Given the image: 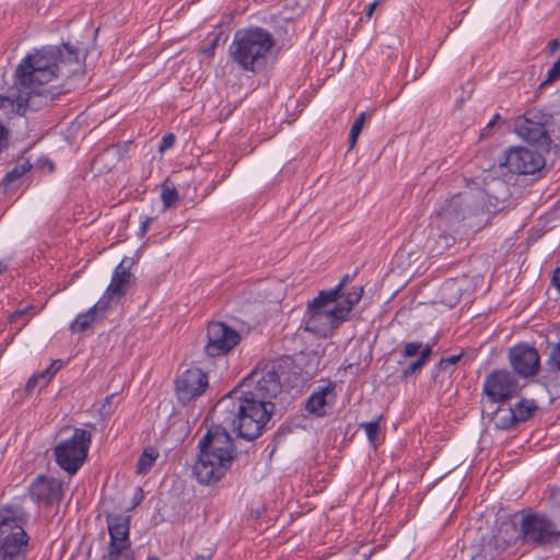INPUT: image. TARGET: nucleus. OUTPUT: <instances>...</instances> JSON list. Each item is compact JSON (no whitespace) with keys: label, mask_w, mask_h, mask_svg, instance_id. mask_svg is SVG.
Returning <instances> with one entry per match:
<instances>
[{"label":"nucleus","mask_w":560,"mask_h":560,"mask_svg":"<svg viewBox=\"0 0 560 560\" xmlns=\"http://www.w3.org/2000/svg\"><path fill=\"white\" fill-rule=\"evenodd\" d=\"M282 392V384L275 363L257 366L218 404L217 410L226 413L224 422L230 424L238 438L254 441L266 429L276 407L273 399Z\"/></svg>","instance_id":"nucleus-1"},{"label":"nucleus","mask_w":560,"mask_h":560,"mask_svg":"<svg viewBox=\"0 0 560 560\" xmlns=\"http://www.w3.org/2000/svg\"><path fill=\"white\" fill-rule=\"evenodd\" d=\"M349 280L350 276L345 275L335 288L320 291L308 302L304 318L306 331L327 337L348 318L363 294L361 285H354L349 291H345Z\"/></svg>","instance_id":"nucleus-2"},{"label":"nucleus","mask_w":560,"mask_h":560,"mask_svg":"<svg viewBox=\"0 0 560 560\" xmlns=\"http://www.w3.org/2000/svg\"><path fill=\"white\" fill-rule=\"evenodd\" d=\"M198 447L199 455L192 467L196 479L207 486L217 483L236 459L237 451L233 439L225 428L217 425L201 438Z\"/></svg>","instance_id":"nucleus-3"},{"label":"nucleus","mask_w":560,"mask_h":560,"mask_svg":"<svg viewBox=\"0 0 560 560\" xmlns=\"http://www.w3.org/2000/svg\"><path fill=\"white\" fill-rule=\"evenodd\" d=\"M77 63H79V50L69 44L43 47L22 59L15 70L16 83L24 88L46 89L44 84L63 74L62 67Z\"/></svg>","instance_id":"nucleus-4"},{"label":"nucleus","mask_w":560,"mask_h":560,"mask_svg":"<svg viewBox=\"0 0 560 560\" xmlns=\"http://www.w3.org/2000/svg\"><path fill=\"white\" fill-rule=\"evenodd\" d=\"M488 219L485 192L480 190L454 195L438 211V226L444 233L456 232L460 225L477 231L487 224ZM439 237L443 247H450L455 242V236L451 234H441Z\"/></svg>","instance_id":"nucleus-5"},{"label":"nucleus","mask_w":560,"mask_h":560,"mask_svg":"<svg viewBox=\"0 0 560 560\" xmlns=\"http://www.w3.org/2000/svg\"><path fill=\"white\" fill-rule=\"evenodd\" d=\"M560 537L559 527L546 515L530 511H522L510 522H502L498 535H493L489 544L503 550L513 541L521 539L534 546L552 544Z\"/></svg>","instance_id":"nucleus-6"},{"label":"nucleus","mask_w":560,"mask_h":560,"mask_svg":"<svg viewBox=\"0 0 560 560\" xmlns=\"http://www.w3.org/2000/svg\"><path fill=\"white\" fill-rule=\"evenodd\" d=\"M275 38L270 32L262 27H247L237 30L229 47L233 62L242 70L259 72L266 65Z\"/></svg>","instance_id":"nucleus-7"},{"label":"nucleus","mask_w":560,"mask_h":560,"mask_svg":"<svg viewBox=\"0 0 560 560\" xmlns=\"http://www.w3.org/2000/svg\"><path fill=\"white\" fill-rule=\"evenodd\" d=\"M27 513L18 505L0 508V556L26 560L30 537L24 530Z\"/></svg>","instance_id":"nucleus-8"},{"label":"nucleus","mask_w":560,"mask_h":560,"mask_svg":"<svg viewBox=\"0 0 560 560\" xmlns=\"http://www.w3.org/2000/svg\"><path fill=\"white\" fill-rule=\"evenodd\" d=\"M4 95H0V108L8 112L24 114L26 109L37 110L58 98L63 92L60 88L32 89L15 82Z\"/></svg>","instance_id":"nucleus-9"},{"label":"nucleus","mask_w":560,"mask_h":560,"mask_svg":"<svg viewBox=\"0 0 560 560\" xmlns=\"http://www.w3.org/2000/svg\"><path fill=\"white\" fill-rule=\"evenodd\" d=\"M91 433L84 429H75L72 436L55 446L57 464L69 475H74L88 457Z\"/></svg>","instance_id":"nucleus-10"},{"label":"nucleus","mask_w":560,"mask_h":560,"mask_svg":"<svg viewBox=\"0 0 560 560\" xmlns=\"http://www.w3.org/2000/svg\"><path fill=\"white\" fill-rule=\"evenodd\" d=\"M129 516L108 514L106 516L109 533L108 560H135L129 539Z\"/></svg>","instance_id":"nucleus-11"},{"label":"nucleus","mask_w":560,"mask_h":560,"mask_svg":"<svg viewBox=\"0 0 560 560\" xmlns=\"http://www.w3.org/2000/svg\"><path fill=\"white\" fill-rule=\"evenodd\" d=\"M545 164L546 160L538 148L511 147L504 152L499 167H505L512 174L532 175L539 172Z\"/></svg>","instance_id":"nucleus-12"},{"label":"nucleus","mask_w":560,"mask_h":560,"mask_svg":"<svg viewBox=\"0 0 560 560\" xmlns=\"http://www.w3.org/2000/svg\"><path fill=\"white\" fill-rule=\"evenodd\" d=\"M241 341V335L234 328L221 322L210 323L207 328V342L203 352L209 358L223 357Z\"/></svg>","instance_id":"nucleus-13"},{"label":"nucleus","mask_w":560,"mask_h":560,"mask_svg":"<svg viewBox=\"0 0 560 560\" xmlns=\"http://www.w3.org/2000/svg\"><path fill=\"white\" fill-rule=\"evenodd\" d=\"M517 380L506 370L492 371L483 383V394L491 402L509 400L517 393Z\"/></svg>","instance_id":"nucleus-14"},{"label":"nucleus","mask_w":560,"mask_h":560,"mask_svg":"<svg viewBox=\"0 0 560 560\" xmlns=\"http://www.w3.org/2000/svg\"><path fill=\"white\" fill-rule=\"evenodd\" d=\"M208 375L199 368L184 371L175 382V390L180 402L187 404L201 396L208 387Z\"/></svg>","instance_id":"nucleus-15"},{"label":"nucleus","mask_w":560,"mask_h":560,"mask_svg":"<svg viewBox=\"0 0 560 560\" xmlns=\"http://www.w3.org/2000/svg\"><path fill=\"white\" fill-rule=\"evenodd\" d=\"M62 494V482L45 475L37 476L30 486L31 498L46 506L58 504Z\"/></svg>","instance_id":"nucleus-16"},{"label":"nucleus","mask_w":560,"mask_h":560,"mask_svg":"<svg viewBox=\"0 0 560 560\" xmlns=\"http://www.w3.org/2000/svg\"><path fill=\"white\" fill-rule=\"evenodd\" d=\"M509 358L514 372L523 377L535 375L539 369V354L533 347L515 346L510 350Z\"/></svg>","instance_id":"nucleus-17"},{"label":"nucleus","mask_w":560,"mask_h":560,"mask_svg":"<svg viewBox=\"0 0 560 560\" xmlns=\"http://www.w3.org/2000/svg\"><path fill=\"white\" fill-rule=\"evenodd\" d=\"M514 128L515 132L525 141L536 145L542 151H549L551 138L545 127L521 122V116H518L515 119Z\"/></svg>","instance_id":"nucleus-18"},{"label":"nucleus","mask_w":560,"mask_h":560,"mask_svg":"<svg viewBox=\"0 0 560 560\" xmlns=\"http://www.w3.org/2000/svg\"><path fill=\"white\" fill-rule=\"evenodd\" d=\"M135 265L133 258L124 257L120 264L115 268L110 283L108 285V292H116V296H122L127 288L135 280L130 269Z\"/></svg>","instance_id":"nucleus-19"},{"label":"nucleus","mask_w":560,"mask_h":560,"mask_svg":"<svg viewBox=\"0 0 560 560\" xmlns=\"http://www.w3.org/2000/svg\"><path fill=\"white\" fill-rule=\"evenodd\" d=\"M335 384L329 383L326 386L319 387L315 390L306 401V410L310 413L316 415L318 417L325 416L326 408L329 405L328 396L334 398L335 394Z\"/></svg>","instance_id":"nucleus-20"},{"label":"nucleus","mask_w":560,"mask_h":560,"mask_svg":"<svg viewBox=\"0 0 560 560\" xmlns=\"http://www.w3.org/2000/svg\"><path fill=\"white\" fill-rule=\"evenodd\" d=\"M62 361L55 360L51 364L38 375L32 376L26 383V390L32 392L35 387H44L50 378L61 369Z\"/></svg>","instance_id":"nucleus-21"},{"label":"nucleus","mask_w":560,"mask_h":560,"mask_svg":"<svg viewBox=\"0 0 560 560\" xmlns=\"http://www.w3.org/2000/svg\"><path fill=\"white\" fill-rule=\"evenodd\" d=\"M102 318V314L95 313L94 310L90 308L88 312L79 314L75 317V319L70 325V329L73 332H83L91 328L94 323L100 322Z\"/></svg>","instance_id":"nucleus-22"},{"label":"nucleus","mask_w":560,"mask_h":560,"mask_svg":"<svg viewBox=\"0 0 560 560\" xmlns=\"http://www.w3.org/2000/svg\"><path fill=\"white\" fill-rule=\"evenodd\" d=\"M31 167L32 165L30 162L24 161L9 171L1 183L4 187V190L14 189L18 186V182L31 170Z\"/></svg>","instance_id":"nucleus-23"},{"label":"nucleus","mask_w":560,"mask_h":560,"mask_svg":"<svg viewBox=\"0 0 560 560\" xmlns=\"http://www.w3.org/2000/svg\"><path fill=\"white\" fill-rule=\"evenodd\" d=\"M552 120V115L538 108H530L521 115V122L534 124L547 127Z\"/></svg>","instance_id":"nucleus-24"},{"label":"nucleus","mask_w":560,"mask_h":560,"mask_svg":"<svg viewBox=\"0 0 560 560\" xmlns=\"http://www.w3.org/2000/svg\"><path fill=\"white\" fill-rule=\"evenodd\" d=\"M431 355H432V348H431V346L427 345L425 349H423L421 355L417 360L410 362L406 366V369L402 370L401 377L408 378L409 376L419 372L424 366V364L429 361Z\"/></svg>","instance_id":"nucleus-25"},{"label":"nucleus","mask_w":560,"mask_h":560,"mask_svg":"<svg viewBox=\"0 0 560 560\" xmlns=\"http://www.w3.org/2000/svg\"><path fill=\"white\" fill-rule=\"evenodd\" d=\"M537 405L535 400L529 399H521L514 407H512V411L520 422H524L528 420L533 413L537 410Z\"/></svg>","instance_id":"nucleus-26"},{"label":"nucleus","mask_w":560,"mask_h":560,"mask_svg":"<svg viewBox=\"0 0 560 560\" xmlns=\"http://www.w3.org/2000/svg\"><path fill=\"white\" fill-rule=\"evenodd\" d=\"M158 456L159 453L155 448L147 447L138 459L137 472L140 475H145L153 466Z\"/></svg>","instance_id":"nucleus-27"},{"label":"nucleus","mask_w":560,"mask_h":560,"mask_svg":"<svg viewBox=\"0 0 560 560\" xmlns=\"http://www.w3.org/2000/svg\"><path fill=\"white\" fill-rule=\"evenodd\" d=\"M518 419L515 417L511 408L499 409L497 411L495 427L502 430H509L518 423Z\"/></svg>","instance_id":"nucleus-28"},{"label":"nucleus","mask_w":560,"mask_h":560,"mask_svg":"<svg viewBox=\"0 0 560 560\" xmlns=\"http://www.w3.org/2000/svg\"><path fill=\"white\" fill-rule=\"evenodd\" d=\"M382 419V416L378 417L376 420L371 422H362L359 424L361 429L365 431V434L368 436L369 442L375 447L376 446V438L380 431V421Z\"/></svg>","instance_id":"nucleus-29"},{"label":"nucleus","mask_w":560,"mask_h":560,"mask_svg":"<svg viewBox=\"0 0 560 560\" xmlns=\"http://www.w3.org/2000/svg\"><path fill=\"white\" fill-rule=\"evenodd\" d=\"M365 119H366V115L365 113H361L354 120L352 127H351V130H350V135H349V147L350 149H353L355 143H357V140H358V137L360 136L362 129H363V126H364V122H365Z\"/></svg>","instance_id":"nucleus-30"},{"label":"nucleus","mask_w":560,"mask_h":560,"mask_svg":"<svg viewBox=\"0 0 560 560\" xmlns=\"http://www.w3.org/2000/svg\"><path fill=\"white\" fill-rule=\"evenodd\" d=\"M425 346L427 345H423L420 341L406 342L404 345V349L401 351V357L402 358H411V357H415L417 354H419V357H420L422 351H423V349H425Z\"/></svg>","instance_id":"nucleus-31"},{"label":"nucleus","mask_w":560,"mask_h":560,"mask_svg":"<svg viewBox=\"0 0 560 560\" xmlns=\"http://www.w3.org/2000/svg\"><path fill=\"white\" fill-rule=\"evenodd\" d=\"M161 198L165 208H171L178 199V192L166 184L162 187Z\"/></svg>","instance_id":"nucleus-32"},{"label":"nucleus","mask_w":560,"mask_h":560,"mask_svg":"<svg viewBox=\"0 0 560 560\" xmlns=\"http://www.w3.org/2000/svg\"><path fill=\"white\" fill-rule=\"evenodd\" d=\"M114 296H116V292H108L107 288L102 298L91 308L94 310L95 313L102 314L104 316V312L108 308L110 300Z\"/></svg>","instance_id":"nucleus-33"},{"label":"nucleus","mask_w":560,"mask_h":560,"mask_svg":"<svg viewBox=\"0 0 560 560\" xmlns=\"http://www.w3.org/2000/svg\"><path fill=\"white\" fill-rule=\"evenodd\" d=\"M547 364L552 371L560 373V343L552 347Z\"/></svg>","instance_id":"nucleus-34"},{"label":"nucleus","mask_w":560,"mask_h":560,"mask_svg":"<svg viewBox=\"0 0 560 560\" xmlns=\"http://www.w3.org/2000/svg\"><path fill=\"white\" fill-rule=\"evenodd\" d=\"M560 79V58L553 63L551 69L548 71L547 78L540 83L539 89L541 90L549 83Z\"/></svg>","instance_id":"nucleus-35"},{"label":"nucleus","mask_w":560,"mask_h":560,"mask_svg":"<svg viewBox=\"0 0 560 560\" xmlns=\"http://www.w3.org/2000/svg\"><path fill=\"white\" fill-rule=\"evenodd\" d=\"M175 142V136L172 133H168L162 138L161 144H160V151L163 152L170 148L173 147Z\"/></svg>","instance_id":"nucleus-36"},{"label":"nucleus","mask_w":560,"mask_h":560,"mask_svg":"<svg viewBox=\"0 0 560 560\" xmlns=\"http://www.w3.org/2000/svg\"><path fill=\"white\" fill-rule=\"evenodd\" d=\"M7 131L4 127L0 124V152L7 147Z\"/></svg>","instance_id":"nucleus-37"},{"label":"nucleus","mask_w":560,"mask_h":560,"mask_svg":"<svg viewBox=\"0 0 560 560\" xmlns=\"http://www.w3.org/2000/svg\"><path fill=\"white\" fill-rule=\"evenodd\" d=\"M500 119V115L497 114L493 116V118L488 122V125L486 126V128L482 130L481 132V136H486L490 129L497 124V121Z\"/></svg>","instance_id":"nucleus-38"},{"label":"nucleus","mask_w":560,"mask_h":560,"mask_svg":"<svg viewBox=\"0 0 560 560\" xmlns=\"http://www.w3.org/2000/svg\"><path fill=\"white\" fill-rule=\"evenodd\" d=\"M552 284L556 287V289L560 293V267L556 268V270L553 271Z\"/></svg>","instance_id":"nucleus-39"},{"label":"nucleus","mask_w":560,"mask_h":560,"mask_svg":"<svg viewBox=\"0 0 560 560\" xmlns=\"http://www.w3.org/2000/svg\"><path fill=\"white\" fill-rule=\"evenodd\" d=\"M152 222V218H149L147 217L142 222H141V226H140V234L143 236L147 231H148V228L149 225L151 224Z\"/></svg>","instance_id":"nucleus-40"},{"label":"nucleus","mask_w":560,"mask_h":560,"mask_svg":"<svg viewBox=\"0 0 560 560\" xmlns=\"http://www.w3.org/2000/svg\"><path fill=\"white\" fill-rule=\"evenodd\" d=\"M378 4H380V0H376L369 4L368 10L365 12V16L368 19H370L373 15V12L375 11V9L377 8Z\"/></svg>","instance_id":"nucleus-41"},{"label":"nucleus","mask_w":560,"mask_h":560,"mask_svg":"<svg viewBox=\"0 0 560 560\" xmlns=\"http://www.w3.org/2000/svg\"><path fill=\"white\" fill-rule=\"evenodd\" d=\"M459 359H460V355H451L447 358H443V364L447 363V364H450V366H453L459 361Z\"/></svg>","instance_id":"nucleus-42"},{"label":"nucleus","mask_w":560,"mask_h":560,"mask_svg":"<svg viewBox=\"0 0 560 560\" xmlns=\"http://www.w3.org/2000/svg\"><path fill=\"white\" fill-rule=\"evenodd\" d=\"M448 368H450V364H447V363H444V364H443V359H441V361H440V362H439V364H438V369H439V370L446 371Z\"/></svg>","instance_id":"nucleus-43"},{"label":"nucleus","mask_w":560,"mask_h":560,"mask_svg":"<svg viewBox=\"0 0 560 560\" xmlns=\"http://www.w3.org/2000/svg\"><path fill=\"white\" fill-rule=\"evenodd\" d=\"M211 555H198L195 560H210Z\"/></svg>","instance_id":"nucleus-44"},{"label":"nucleus","mask_w":560,"mask_h":560,"mask_svg":"<svg viewBox=\"0 0 560 560\" xmlns=\"http://www.w3.org/2000/svg\"><path fill=\"white\" fill-rule=\"evenodd\" d=\"M550 47H551V50H555L559 47V40L558 39H553L550 42Z\"/></svg>","instance_id":"nucleus-45"},{"label":"nucleus","mask_w":560,"mask_h":560,"mask_svg":"<svg viewBox=\"0 0 560 560\" xmlns=\"http://www.w3.org/2000/svg\"><path fill=\"white\" fill-rule=\"evenodd\" d=\"M8 266L3 261H0V273L4 272L7 270Z\"/></svg>","instance_id":"nucleus-46"},{"label":"nucleus","mask_w":560,"mask_h":560,"mask_svg":"<svg viewBox=\"0 0 560 560\" xmlns=\"http://www.w3.org/2000/svg\"><path fill=\"white\" fill-rule=\"evenodd\" d=\"M22 314H24V311L15 312L11 315V318L14 319L15 317L21 316Z\"/></svg>","instance_id":"nucleus-47"},{"label":"nucleus","mask_w":560,"mask_h":560,"mask_svg":"<svg viewBox=\"0 0 560 560\" xmlns=\"http://www.w3.org/2000/svg\"><path fill=\"white\" fill-rule=\"evenodd\" d=\"M115 396H116L115 394H112L110 396H107V397L105 398L106 404H110V402H112V400L115 398Z\"/></svg>","instance_id":"nucleus-48"},{"label":"nucleus","mask_w":560,"mask_h":560,"mask_svg":"<svg viewBox=\"0 0 560 560\" xmlns=\"http://www.w3.org/2000/svg\"><path fill=\"white\" fill-rule=\"evenodd\" d=\"M0 560H10L9 558H5L3 556H0Z\"/></svg>","instance_id":"nucleus-49"},{"label":"nucleus","mask_w":560,"mask_h":560,"mask_svg":"<svg viewBox=\"0 0 560 560\" xmlns=\"http://www.w3.org/2000/svg\"><path fill=\"white\" fill-rule=\"evenodd\" d=\"M559 530H560V528H559Z\"/></svg>","instance_id":"nucleus-50"}]
</instances>
